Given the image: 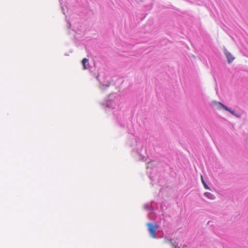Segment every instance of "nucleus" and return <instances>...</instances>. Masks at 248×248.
Instances as JSON below:
<instances>
[{"label":"nucleus","instance_id":"1","mask_svg":"<svg viewBox=\"0 0 248 248\" xmlns=\"http://www.w3.org/2000/svg\"><path fill=\"white\" fill-rule=\"evenodd\" d=\"M147 226L148 227V231L150 232V236L153 238H155V231L158 228V226L157 225H154L151 223H148L147 224Z\"/></svg>","mask_w":248,"mask_h":248},{"label":"nucleus","instance_id":"2","mask_svg":"<svg viewBox=\"0 0 248 248\" xmlns=\"http://www.w3.org/2000/svg\"><path fill=\"white\" fill-rule=\"evenodd\" d=\"M215 105H217V108H223L224 109H225V110L230 112L233 115H234V111L233 110H232L231 109H230L229 108H228L227 107H226V106L224 105L223 104H222L220 102H215L214 103Z\"/></svg>","mask_w":248,"mask_h":248},{"label":"nucleus","instance_id":"3","mask_svg":"<svg viewBox=\"0 0 248 248\" xmlns=\"http://www.w3.org/2000/svg\"><path fill=\"white\" fill-rule=\"evenodd\" d=\"M225 54L227 57L228 63H231L234 60V57L226 49L225 50Z\"/></svg>","mask_w":248,"mask_h":248},{"label":"nucleus","instance_id":"4","mask_svg":"<svg viewBox=\"0 0 248 248\" xmlns=\"http://www.w3.org/2000/svg\"><path fill=\"white\" fill-rule=\"evenodd\" d=\"M89 60L87 58H84L82 61V64L83 65V69L86 70L87 69L86 64H88Z\"/></svg>","mask_w":248,"mask_h":248},{"label":"nucleus","instance_id":"5","mask_svg":"<svg viewBox=\"0 0 248 248\" xmlns=\"http://www.w3.org/2000/svg\"><path fill=\"white\" fill-rule=\"evenodd\" d=\"M204 195L209 199L213 200L214 199V196L210 192H205Z\"/></svg>","mask_w":248,"mask_h":248},{"label":"nucleus","instance_id":"6","mask_svg":"<svg viewBox=\"0 0 248 248\" xmlns=\"http://www.w3.org/2000/svg\"><path fill=\"white\" fill-rule=\"evenodd\" d=\"M201 180H202V182L204 186V188L206 189H209L210 188L208 187V186L207 185L206 183L204 182L202 176H201Z\"/></svg>","mask_w":248,"mask_h":248},{"label":"nucleus","instance_id":"7","mask_svg":"<svg viewBox=\"0 0 248 248\" xmlns=\"http://www.w3.org/2000/svg\"><path fill=\"white\" fill-rule=\"evenodd\" d=\"M170 242L171 243L172 247L173 248H177V244L176 242L173 241L172 240H170Z\"/></svg>","mask_w":248,"mask_h":248}]
</instances>
